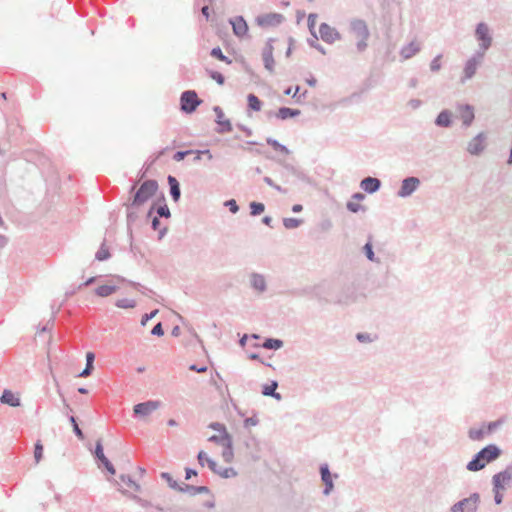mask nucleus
Masks as SVG:
<instances>
[{
  "label": "nucleus",
  "instance_id": "nucleus-1",
  "mask_svg": "<svg viewBox=\"0 0 512 512\" xmlns=\"http://www.w3.org/2000/svg\"><path fill=\"white\" fill-rule=\"evenodd\" d=\"M502 454V450L496 444H488L478 451L467 463L466 469L471 472L482 470L488 463L497 460Z\"/></svg>",
  "mask_w": 512,
  "mask_h": 512
},
{
  "label": "nucleus",
  "instance_id": "nucleus-2",
  "mask_svg": "<svg viewBox=\"0 0 512 512\" xmlns=\"http://www.w3.org/2000/svg\"><path fill=\"white\" fill-rule=\"evenodd\" d=\"M158 182L154 179H148L141 183L139 188L129 199L130 206H142L150 200L158 191Z\"/></svg>",
  "mask_w": 512,
  "mask_h": 512
},
{
  "label": "nucleus",
  "instance_id": "nucleus-3",
  "mask_svg": "<svg viewBox=\"0 0 512 512\" xmlns=\"http://www.w3.org/2000/svg\"><path fill=\"white\" fill-rule=\"evenodd\" d=\"M350 32H352L357 38L356 48L358 52L366 50L368 44L367 41L370 37V32L366 22L362 19L354 18L349 23Z\"/></svg>",
  "mask_w": 512,
  "mask_h": 512
},
{
  "label": "nucleus",
  "instance_id": "nucleus-4",
  "mask_svg": "<svg viewBox=\"0 0 512 512\" xmlns=\"http://www.w3.org/2000/svg\"><path fill=\"white\" fill-rule=\"evenodd\" d=\"M480 504V494L474 492L469 497L464 498L450 508V512H476Z\"/></svg>",
  "mask_w": 512,
  "mask_h": 512
},
{
  "label": "nucleus",
  "instance_id": "nucleus-5",
  "mask_svg": "<svg viewBox=\"0 0 512 512\" xmlns=\"http://www.w3.org/2000/svg\"><path fill=\"white\" fill-rule=\"evenodd\" d=\"M201 103L202 100L194 90H186L180 96V107L186 114L193 113Z\"/></svg>",
  "mask_w": 512,
  "mask_h": 512
},
{
  "label": "nucleus",
  "instance_id": "nucleus-6",
  "mask_svg": "<svg viewBox=\"0 0 512 512\" xmlns=\"http://www.w3.org/2000/svg\"><path fill=\"white\" fill-rule=\"evenodd\" d=\"M475 36L476 39L480 42L479 48L477 52H483V55L485 52L491 47L492 45V37L490 35L489 27L486 23L480 22L477 24L475 29Z\"/></svg>",
  "mask_w": 512,
  "mask_h": 512
},
{
  "label": "nucleus",
  "instance_id": "nucleus-7",
  "mask_svg": "<svg viewBox=\"0 0 512 512\" xmlns=\"http://www.w3.org/2000/svg\"><path fill=\"white\" fill-rule=\"evenodd\" d=\"M512 486V465L492 477V487L505 491Z\"/></svg>",
  "mask_w": 512,
  "mask_h": 512
},
{
  "label": "nucleus",
  "instance_id": "nucleus-8",
  "mask_svg": "<svg viewBox=\"0 0 512 512\" xmlns=\"http://www.w3.org/2000/svg\"><path fill=\"white\" fill-rule=\"evenodd\" d=\"M421 181L418 177L409 176L402 180L401 186L397 191V196L400 198H408L420 187Z\"/></svg>",
  "mask_w": 512,
  "mask_h": 512
},
{
  "label": "nucleus",
  "instance_id": "nucleus-9",
  "mask_svg": "<svg viewBox=\"0 0 512 512\" xmlns=\"http://www.w3.org/2000/svg\"><path fill=\"white\" fill-rule=\"evenodd\" d=\"M276 41L275 38H269L265 46L262 49V60L264 68L270 73L273 74L275 71V60L273 57L274 46L273 43Z\"/></svg>",
  "mask_w": 512,
  "mask_h": 512
},
{
  "label": "nucleus",
  "instance_id": "nucleus-10",
  "mask_svg": "<svg viewBox=\"0 0 512 512\" xmlns=\"http://www.w3.org/2000/svg\"><path fill=\"white\" fill-rule=\"evenodd\" d=\"M284 20V15L275 12L258 15L255 18L256 24L262 28L276 27L280 25Z\"/></svg>",
  "mask_w": 512,
  "mask_h": 512
},
{
  "label": "nucleus",
  "instance_id": "nucleus-11",
  "mask_svg": "<svg viewBox=\"0 0 512 512\" xmlns=\"http://www.w3.org/2000/svg\"><path fill=\"white\" fill-rule=\"evenodd\" d=\"M457 117L462 121L464 128L472 125L475 119L474 107L470 104L457 103L456 104Z\"/></svg>",
  "mask_w": 512,
  "mask_h": 512
},
{
  "label": "nucleus",
  "instance_id": "nucleus-12",
  "mask_svg": "<svg viewBox=\"0 0 512 512\" xmlns=\"http://www.w3.org/2000/svg\"><path fill=\"white\" fill-rule=\"evenodd\" d=\"M483 58V52H475L474 55L467 60L463 70L464 75L461 78L462 83H464L468 79H471L475 75L477 67L481 63Z\"/></svg>",
  "mask_w": 512,
  "mask_h": 512
},
{
  "label": "nucleus",
  "instance_id": "nucleus-13",
  "mask_svg": "<svg viewBox=\"0 0 512 512\" xmlns=\"http://www.w3.org/2000/svg\"><path fill=\"white\" fill-rule=\"evenodd\" d=\"M321 480L324 483L323 494L328 496L334 489L333 479L338 478V474H332L329 469V465L327 463H323L319 468Z\"/></svg>",
  "mask_w": 512,
  "mask_h": 512
},
{
  "label": "nucleus",
  "instance_id": "nucleus-14",
  "mask_svg": "<svg viewBox=\"0 0 512 512\" xmlns=\"http://www.w3.org/2000/svg\"><path fill=\"white\" fill-rule=\"evenodd\" d=\"M487 135L484 132L478 133L467 144V152L473 156L480 155L485 150Z\"/></svg>",
  "mask_w": 512,
  "mask_h": 512
},
{
  "label": "nucleus",
  "instance_id": "nucleus-15",
  "mask_svg": "<svg viewBox=\"0 0 512 512\" xmlns=\"http://www.w3.org/2000/svg\"><path fill=\"white\" fill-rule=\"evenodd\" d=\"M160 407V401L158 400H148L145 402H141L136 404L133 407V412L138 417H146L150 415L152 412L157 410Z\"/></svg>",
  "mask_w": 512,
  "mask_h": 512
},
{
  "label": "nucleus",
  "instance_id": "nucleus-16",
  "mask_svg": "<svg viewBox=\"0 0 512 512\" xmlns=\"http://www.w3.org/2000/svg\"><path fill=\"white\" fill-rule=\"evenodd\" d=\"M319 34L321 39L328 44H333L334 42L341 40V34L337 31V29L331 27L327 23L320 24Z\"/></svg>",
  "mask_w": 512,
  "mask_h": 512
},
{
  "label": "nucleus",
  "instance_id": "nucleus-17",
  "mask_svg": "<svg viewBox=\"0 0 512 512\" xmlns=\"http://www.w3.org/2000/svg\"><path fill=\"white\" fill-rule=\"evenodd\" d=\"M233 33L237 37H244L248 33V24L242 16H235L229 19Z\"/></svg>",
  "mask_w": 512,
  "mask_h": 512
},
{
  "label": "nucleus",
  "instance_id": "nucleus-18",
  "mask_svg": "<svg viewBox=\"0 0 512 512\" xmlns=\"http://www.w3.org/2000/svg\"><path fill=\"white\" fill-rule=\"evenodd\" d=\"M360 187L368 194H373L381 188V181L376 177H365L360 182Z\"/></svg>",
  "mask_w": 512,
  "mask_h": 512
},
{
  "label": "nucleus",
  "instance_id": "nucleus-19",
  "mask_svg": "<svg viewBox=\"0 0 512 512\" xmlns=\"http://www.w3.org/2000/svg\"><path fill=\"white\" fill-rule=\"evenodd\" d=\"M250 285L255 291H257L259 293H263L267 290L266 279H265L264 275H262L260 273H256V272L251 273Z\"/></svg>",
  "mask_w": 512,
  "mask_h": 512
},
{
  "label": "nucleus",
  "instance_id": "nucleus-20",
  "mask_svg": "<svg viewBox=\"0 0 512 512\" xmlns=\"http://www.w3.org/2000/svg\"><path fill=\"white\" fill-rule=\"evenodd\" d=\"M453 114L448 109H443L435 118L434 124L440 128H449L452 125Z\"/></svg>",
  "mask_w": 512,
  "mask_h": 512
},
{
  "label": "nucleus",
  "instance_id": "nucleus-21",
  "mask_svg": "<svg viewBox=\"0 0 512 512\" xmlns=\"http://www.w3.org/2000/svg\"><path fill=\"white\" fill-rule=\"evenodd\" d=\"M179 492L186 493L190 496H195L197 494H210L211 491L207 486H194L186 483H181V488H179Z\"/></svg>",
  "mask_w": 512,
  "mask_h": 512
},
{
  "label": "nucleus",
  "instance_id": "nucleus-22",
  "mask_svg": "<svg viewBox=\"0 0 512 512\" xmlns=\"http://www.w3.org/2000/svg\"><path fill=\"white\" fill-rule=\"evenodd\" d=\"M170 196L174 202H178L181 197V189L179 181L172 175L167 177Z\"/></svg>",
  "mask_w": 512,
  "mask_h": 512
},
{
  "label": "nucleus",
  "instance_id": "nucleus-23",
  "mask_svg": "<svg viewBox=\"0 0 512 512\" xmlns=\"http://www.w3.org/2000/svg\"><path fill=\"white\" fill-rule=\"evenodd\" d=\"M0 401L3 404H7L11 407H18L21 405L20 399L16 397L12 391L7 389L3 391L0 397Z\"/></svg>",
  "mask_w": 512,
  "mask_h": 512
},
{
  "label": "nucleus",
  "instance_id": "nucleus-24",
  "mask_svg": "<svg viewBox=\"0 0 512 512\" xmlns=\"http://www.w3.org/2000/svg\"><path fill=\"white\" fill-rule=\"evenodd\" d=\"M420 51V46L415 42L403 46L400 50V55L403 59H410Z\"/></svg>",
  "mask_w": 512,
  "mask_h": 512
},
{
  "label": "nucleus",
  "instance_id": "nucleus-25",
  "mask_svg": "<svg viewBox=\"0 0 512 512\" xmlns=\"http://www.w3.org/2000/svg\"><path fill=\"white\" fill-rule=\"evenodd\" d=\"M197 460L202 467L207 465L212 472H217V462L208 457L204 451L198 452Z\"/></svg>",
  "mask_w": 512,
  "mask_h": 512
},
{
  "label": "nucleus",
  "instance_id": "nucleus-26",
  "mask_svg": "<svg viewBox=\"0 0 512 512\" xmlns=\"http://www.w3.org/2000/svg\"><path fill=\"white\" fill-rule=\"evenodd\" d=\"M301 114L299 109H293L289 107H280L275 114L278 119L286 120L288 118H294Z\"/></svg>",
  "mask_w": 512,
  "mask_h": 512
},
{
  "label": "nucleus",
  "instance_id": "nucleus-27",
  "mask_svg": "<svg viewBox=\"0 0 512 512\" xmlns=\"http://www.w3.org/2000/svg\"><path fill=\"white\" fill-rule=\"evenodd\" d=\"M94 360H95V354L93 352H87L86 353V366L78 374V377H87L92 373V371L94 369Z\"/></svg>",
  "mask_w": 512,
  "mask_h": 512
},
{
  "label": "nucleus",
  "instance_id": "nucleus-28",
  "mask_svg": "<svg viewBox=\"0 0 512 512\" xmlns=\"http://www.w3.org/2000/svg\"><path fill=\"white\" fill-rule=\"evenodd\" d=\"M284 345V342L281 339L277 338H266L264 342L261 344V347L268 349V350H278L282 348ZM255 347H260V345L255 344Z\"/></svg>",
  "mask_w": 512,
  "mask_h": 512
},
{
  "label": "nucleus",
  "instance_id": "nucleus-29",
  "mask_svg": "<svg viewBox=\"0 0 512 512\" xmlns=\"http://www.w3.org/2000/svg\"><path fill=\"white\" fill-rule=\"evenodd\" d=\"M277 387H278V382L273 380L270 385L265 384L262 387V394L264 396H270L276 400H280L281 394L276 392Z\"/></svg>",
  "mask_w": 512,
  "mask_h": 512
},
{
  "label": "nucleus",
  "instance_id": "nucleus-30",
  "mask_svg": "<svg viewBox=\"0 0 512 512\" xmlns=\"http://www.w3.org/2000/svg\"><path fill=\"white\" fill-rule=\"evenodd\" d=\"M115 279L120 281V282H128L133 288L138 290L143 295L150 296V294H155L151 289L143 286L142 284H140L138 282L128 281L124 277L119 276V275L115 276Z\"/></svg>",
  "mask_w": 512,
  "mask_h": 512
},
{
  "label": "nucleus",
  "instance_id": "nucleus-31",
  "mask_svg": "<svg viewBox=\"0 0 512 512\" xmlns=\"http://www.w3.org/2000/svg\"><path fill=\"white\" fill-rule=\"evenodd\" d=\"M126 207V218H127V226L130 228V226L138 219L137 209L140 208V206H130L129 201L124 204Z\"/></svg>",
  "mask_w": 512,
  "mask_h": 512
},
{
  "label": "nucleus",
  "instance_id": "nucleus-32",
  "mask_svg": "<svg viewBox=\"0 0 512 512\" xmlns=\"http://www.w3.org/2000/svg\"><path fill=\"white\" fill-rule=\"evenodd\" d=\"M118 290L116 285H101L95 289V294L99 297H108Z\"/></svg>",
  "mask_w": 512,
  "mask_h": 512
},
{
  "label": "nucleus",
  "instance_id": "nucleus-33",
  "mask_svg": "<svg viewBox=\"0 0 512 512\" xmlns=\"http://www.w3.org/2000/svg\"><path fill=\"white\" fill-rule=\"evenodd\" d=\"M223 447V451H222V457H223V460L226 462V463H231L233 458H234V452H233V440L232 438L230 440H228Z\"/></svg>",
  "mask_w": 512,
  "mask_h": 512
},
{
  "label": "nucleus",
  "instance_id": "nucleus-34",
  "mask_svg": "<svg viewBox=\"0 0 512 512\" xmlns=\"http://www.w3.org/2000/svg\"><path fill=\"white\" fill-rule=\"evenodd\" d=\"M214 473L224 479L233 478V477L237 476V472L234 468L220 467L218 464H217V472H214Z\"/></svg>",
  "mask_w": 512,
  "mask_h": 512
},
{
  "label": "nucleus",
  "instance_id": "nucleus-35",
  "mask_svg": "<svg viewBox=\"0 0 512 512\" xmlns=\"http://www.w3.org/2000/svg\"><path fill=\"white\" fill-rule=\"evenodd\" d=\"M486 430L484 428V426H482L481 428L479 429H476V428H471L469 429L468 431V437L472 440V441H481L484 439L485 435H486Z\"/></svg>",
  "mask_w": 512,
  "mask_h": 512
},
{
  "label": "nucleus",
  "instance_id": "nucleus-36",
  "mask_svg": "<svg viewBox=\"0 0 512 512\" xmlns=\"http://www.w3.org/2000/svg\"><path fill=\"white\" fill-rule=\"evenodd\" d=\"M362 250L369 261L378 264L380 263V259L375 256V253L373 251V245L370 240L363 246Z\"/></svg>",
  "mask_w": 512,
  "mask_h": 512
},
{
  "label": "nucleus",
  "instance_id": "nucleus-37",
  "mask_svg": "<svg viewBox=\"0 0 512 512\" xmlns=\"http://www.w3.org/2000/svg\"><path fill=\"white\" fill-rule=\"evenodd\" d=\"M247 103L249 109L253 111H260L262 107L261 100L253 93L248 94L247 96Z\"/></svg>",
  "mask_w": 512,
  "mask_h": 512
},
{
  "label": "nucleus",
  "instance_id": "nucleus-38",
  "mask_svg": "<svg viewBox=\"0 0 512 512\" xmlns=\"http://www.w3.org/2000/svg\"><path fill=\"white\" fill-rule=\"evenodd\" d=\"M151 228L155 231H158V239H162L168 232L167 227H163L160 229V220L159 217L154 216L151 219Z\"/></svg>",
  "mask_w": 512,
  "mask_h": 512
},
{
  "label": "nucleus",
  "instance_id": "nucleus-39",
  "mask_svg": "<svg viewBox=\"0 0 512 512\" xmlns=\"http://www.w3.org/2000/svg\"><path fill=\"white\" fill-rule=\"evenodd\" d=\"M232 436L229 433L212 435L208 438L209 442L224 446V444L230 440Z\"/></svg>",
  "mask_w": 512,
  "mask_h": 512
},
{
  "label": "nucleus",
  "instance_id": "nucleus-40",
  "mask_svg": "<svg viewBox=\"0 0 512 512\" xmlns=\"http://www.w3.org/2000/svg\"><path fill=\"white\" fill-rule=\"evenodd\" d=\"M266 142H267L268 145L272 146L273 149H275L276 151H279V152L284 153V154H289L290 153V150L285 145L281 144L280 142H278L274 138L268 137L266 139Z\"/></svg>",
  "mask_w": 512,
  "mask_h": 512
},
{
  "label": "nucleus",
  "instance_id": "nucleus-41",
  "mask_svg": "<svg viewBox=\"0 0 512 512\" xmlns=\"http://www.w3.org/2000/svg\"><path fill=\"white\" fill-rule=\"evenodd\" d=\"M110 252L105 243L103 242L95 254V259L98 261H105L110 258Z\"/></svg>",
  "mask_w": 512,
  "mask_h": 512
},
{
  "label": "nucleus",
  "instance_id": "nucleus-42",
  "mask_svg": "<svg viewBox=\"0 0 512 512\" xmlns=\"http://www.w3.org/2000/svg\"><path fill=\"white\" fill-rule=\"evenodd\" d=\"M210 55L220 61L227 63V64L232 63V60L223 54V52L219 46L212 48L210 51Z\"/></svg>",
  "mask_w": 512,
  "mask_h": 512
},
{
  "label": "nucleus",
  "instance_id": "nucleus-43",
  "mask_svg": "<svg viewBox=\"0 0 512 512\" xmlns=\"http://www.w3.org/2000/svg\"><path fill=\"white\" fill-rule=\"evenodd\" d=\"M312 37L307 39V43L310 47L315 48L321 54L326 55V49L318 43V36L316 33L311 34Z\"/></svg>",
  "mask_w": 512,
  "mask_h": 512
},
{
  "label": "nucleus",
  "instance_id": "nucleus-44",
  "mask_svg": "<svg viewBox=\"0 0 512 512\" xmlns=\"http://www.w3.org/2000/svg\"><path fill=\"white\" fill-rule=\"evenodd\" d=\"M161 478L166 480L168 486L171 489H174L179 492V488H181V484H179L176 480L173 479V477L168 472H162L160 474Z\"/></svg>",
  "mask_w": 512,
  "mask_h": 512
},
{
  "label": "nucleus",
  "instance_id": "nucleus-45",
  "mask_svg": "<svg viewBox=\"0 0 512 512\" xmlns=\"http://www.w3.org/2000/svg\"><path fill=\"white\" fill-rule=\"evenodd\" d=\"M162 201L165 202L164 195H162ZM156 213H157V217H159V218L160 217H162V218H170L171 217L170 209L166 203H163V205L156 207Z\"/></svg>",
  "mask_w": 512,
  "mask_h": 512
},
{
  "label": "nucleus",
  "instance_id": "nucleus-46",
  "mask_svg": "<svg viewBox=\"0 0 512 512\" xmlns=\"http://www.w3.org/2000/svg\"><path fill=\"white\" fill-rule=\"evenodd\" d=\"M120 480L127 487L134 489L135 491H140V485L136 483L130 475L122 474L120 475Z\"/></svg>",
  "mask_w": 512,
  "mask_h": 512
},
{
  "label": "nucleus",
  "instance_id": "nucleus-47",
  "mask_svg": "<svg viewBox=\"0 0 512 512\" xmlns=\"http://www.w3.org/2000/svg\"><path fill=\"white\" fill-rule=\"evenodd\" d=\"M93 455H94V458L97 462H101L102 460H104V458H106L105 454H104V451H103V445H102V441L99 439L97 440L96 444H95V450L93 452Z\"/></svg>",
  "mask_w": 512,
  "mask_h": 512
},
{
  "label": "nucleus",
  "instance_id": "nucleus-48",
  "mask_svg": "<svg viewBox=\"0 0 512 512\" xmlns=\"http://www.w3.org/2000/svg\"><path fill=\"white\" fill-rule=\"evenodd\" d=\"M303 223L302 219L298 218H283V225L286 229H294L299 227Z\"/></svg>",
  "mask_w": 512,
  "mask_h": 512
},
{
  "label": "nucleus",
  "instance_id": "nucleus-49",
  "mask_svg": "<svg viewBox=\"0 0 512 512\" xmlns=\"http://www.w3.org/2000/svg\"><path fill=\"white\" fill-rule=\"evenodd\" d=\"M115 306L118 308H122V309H130V308H134L136 306V301L133 299H127V298L118 299L115 302Z\"/></svg>",
  "mask_w": 512,
  "mask_h": 512
},
{
  "label": "nucleus",
  "instance_id": "nucleus-50",
  "mask_svg": "<svg viewBox=\"0 0 512 512\" xmlns=\"http://www.w3.org/2000/svg\"><path fill=\"white\" fill-rule=\"evenodd\" d=\"M249 207H250V214L252 216H258V215L262 214L265 210V206L261 202L253 201L250 203Z\"/></svg>",
  "mask_w": 512,
  "mask_h": 512
},
{
  "label": "nucleus",
  "instance_id": "nucleus-51",
  "mask_svg": "<svg viewBox=\"0 0 512 512\" xmlns=\"http://www.w3.org/2000/svg\"><path fill=\"white\" fill-rule=\"evenodd\" d=\"M69 421L73 427V432L75 433V435L77 436L78 439L80 440H83L84 439V433L83 431L80 429L78 423H77V419L75 416H70L69 417Z\"/></svg>",
  "mask_w": 512,
  "mask_h": 512
},
{
  "label": "nucleus",
  "instance_id": "nucleus-52",
  "mask_svg": "<svg viewBox=\"0 0 512 512\" xmlns=\"http://www.w3.org/2000/svg\"><path fill=\"white\" fill-rule=\"evenodd\" d=\"M218 125L219 128L216 131L220 134L231 132L233 129L231 121L229 119L223 120L221 122L218 121Z\"/></svg>",
  "mask_w": 512,
  "mask_h": 512
},
{
  "label": "nucleus",
  "instance_id": "nucleus-53",
  "mask_svg": "<svg viewBox=\"0 0 512 512\" xmlns=\"http://www.w3.org/2000/svg\"><path fill=\"white\" fill-rule=\"evenodd\" d=\"M503 420L502 419H498L496 421H492V422H488L486 424H483L485 430H486V433L487 434H491L493 433L496 429H498L502 424H503Z\"/></svg>",
  "mask_w": 512,
  "mask_h": 512
},
{
  "label": "nucleus",
  "instance_id": "nucleus-54",
  "mask_svg": "<svg viewBox=\"0 0 512 512\" xmlns=\"http://www.w3.org/2000/svg\"><path fill=\"white\" fill-rule=\"evenodd\" d=\"M284 168L289 171L290 173H292L293 175H295L297 178L301 179V180H305L306 179V175L303 171L297 169L296 167H294L293 165L291 164H283Z\"/></svg>",
  "mask_w": 512,
  "mask_h": 512
},
{
  "label": "nucleus",
  "instance_id": "nucleus-55",
  "mask_svg": "<svg viewBox=\"0 0 512 512\" xmlns=\"http://www.w3.org/2000/svg\"><path fill=\"white\" fill-rule=\"evenodd\" d=\"M43 457V445L40 441H37L34 445V458L35 462L39 463Z\"/></svg>",
  "mask_w": 512,
  "mask_h": 512
},
{
  "label": "nucleus",
  "instance_id": "nucleus-56",
  "mask_svg": "<svg viewBox=\"0 0 512 512\" xmlns=\"http://www.w3.org/2000/svg\"><path fill=\"white\" fill-rule=\"evenodd\" d=\"M208 75L211 79L216 81L219 85H223L225 83V77L222 73L214 70L208 71Z\"/></svg>",
  "mask_w": 512,
  "mask_h": 512
},
{
  "label": "nucleus",
  "instance_id": "nucleus-57",
  "mask_svg": "<svg viewBox=\"0 0 512 512\" xmlns=\"http://www.w3.org/2000/svg\"><path fill=\"white\" fill-rule=\"evenodd\" d=\"M441 58L442 54H438L430 62V70L432 72H438L441 69Z\"/></svg>",
  "mask_w": 512,
  "mask_h": 512
},
{
  "label": "nucleus",
  "instance_id": "nucleus-58",
  "mask_svg": "<svg viewBox=\"0 0 512 512\" xmlns=\"http://www.w3.org/2000/svg\"><path fill=\"white\" fill-rule=\"evenodd\" d=\"M208 428L217 431L219 434L228 433L226 426L220 422H211Z\"/></svg>",
  "mask_w": 512,
  "mask_h": 512
},
{
  "label": "nucleus",
  "instance_id": "nucleus-59",
  "mask_svg": "<svg viewBox=\"0 0 512 512\" xmlns=\"http://www.w3.org/2000/svg\"><path fill=\"white\" fill-rule=\"evenodd\" d=\"M136 502L142 507V508H145V509H148L149 511L152 510L155 506V504H153L152 502L146 500V499H142L140 497H137V496H134L133 497Z\"/></svg>",
  "mask_w": 512,
  "mask_h": 512
},
{
  "label": "nucleus",
  "instance_id": "nucleus-60",
  "mask_svg": "<svg viewBox=\"0 0 512 512\" xmlns=\"http://www.w3.org/2000/svg\"><path fill=\"white\" fill-rule=\"evenodd\" d=\"M224 206L227 207L231 213L236 214L239 211V206L234 199H229L224 202Z\"/></svg>",
  "mask_w": 512,
  "mask_h": 512
},
{
  "label": "nucleus",
  "instance_id": "nucleus-61",
  "mask_svg": "<svg viewBox=\"0 0 512 512\" xmlns=\"http://www.w3.org/2000/svg\"><path fill=\"white\" fill-rule=\"evenodd\" d=\"M194 153V150H183V151H177L174 155H173V159L177 162H180L182 160L185 159L186 156L190 155V154H193Z\"/></svg>",
  "mask_w": 512,
  "mask_h": 512
},
{
  "label": "nucleus",
  "instance_id": "nucleus-62",
  "mask_svg": "<svg viewBox=\"0 0 512 512\" xmlns=\"http://www.w3.org/2000/svg\"><path fill=\"white\" fill-rule=\"evenodd\" d=\"M492 491H493V494H494V502H495V504L496 505L502 504L503 498H504L503 490H500V489L492 487Z\"/></svg>",
  "mask_w": 512,
  "mask_h": 512
},
{
  "label": "nucleus",
  "instance_id": "nucleus-63",
  "mask_svg": "<svg viewBox=\"0 0 512 512\" xmlns=\"http://www.w3.org/2000/svg\"><path fill=\"white\" fill-rule=\"evenodd\" d=\"M317 15L314 13L309 14L307 19V25L311 34L315 32V24H316Z\"/></svg>",
  "mask_w": 512,
  "mask_h": 512
},
{
  "label": "nucleus",
  "instance_id": "nucleus-64",
  "mask_svg": "<svg viewBox=\"0 0 512 512\" xmlns=\"http://www.w3.org/2000/svg\"><path fill=\"white\" fill-rule=\"evenodd\" d=\"M158 312H159V310L155 309V310L151 311L150 313H145L141 318L140 324L142 326H145L148 321H150L157 315Z\"/></svg>",
  "mask_w": 512,
  "mask_h": 512
}]
</instances>
